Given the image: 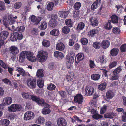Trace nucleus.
Returning <instances> with one entry per match:
<instances>
[{"mask_svg":"<svg viewBox=\"0 0 126 126\" xmlns=\"http://www.w3.org/2000/svg\"><path fill=\"white\" fill-rule=\"evenodd\" d=\"M9 35V32L7 31H3L1 32L0 34V41H2L4 42V41L5 40Z\"/></svg>","mask_w":126,"mask_h":126,"instance_id":"obj_13","label":"nucleus"},{"mask_svg":"<svg viewBox=\"0 0 126 126\" xmlns=\"http://www.w3.org/2000/svg\"><path fill=\"white\" fill-rule=\"evenodd\" d=\"M3 22L4 25L6 27H7L9 25V22L8 18L7 19L6 18L4 19L3 20Z\"/></svg>","mask_w":126,"mask_h":126,"instance_id":"obj_57","label":"nucleus"},{"mask_svg":"<svg viewBox=\"0 0 126 126\" xmlns=\"http://www.w3.org/2000/svg\"><path fill=\"white\" fill-rule=\"evenodd\" d=\"M117 64V62L116 61H113V62L110 63L109 65V68L111 69L115 67Z\"/></svg>","mask_w":126,"mask_h":126,"instance_id":"obj_58","label":"nucleus"},{"mask_svg":"<svg viewBox=\"0 0 126 126\" xmlns=\"http://www.w3.org/2000/svg\"><path fill=\"white\" fill-rule=\"evenodd\" d=\"M79 11L78 10H77V11H74L73 17L77 18H79Z\"/></svg>","mask_w":126,"mask_h":126,"instance_id":"obj_55","label":"nucleus"},{"mask_svg":"<svg viewBox=\"0 0 126 126\" xmlns=\"http://www.w3.org/2000/svg\"><path fill=\"white\" fill-rule=\"evenodd\" d=\"M100 77V75L97 74H93L91 76V79L94 80H98L99 79Z\"/></svg>","mask_w":126,"mask_h":126,"instance_id":"obj_45","label":"nucleus"},{"mask_svg":"<svg viewBox=\"0 0 126 126\" xmlns=\"http://www.w3.org/2000/svg\"><path fill=\"white\" fill-rule=\"evenodd\" d=\"M43 45L45 47H48L50 46V42L45 39H44L42 42Z\"/></svg>","mask_w":126,"mask_h":126,"instance_id":"obj_38","label":"nucleus"},{"mask_svg":"<svg viewBox=\"0 0 126 126\" xmlns=\"http://www.w3.org/2000/svg\"><path fill=\"white\" fill-rule=\"evenodd\" d=\"M38 53L37 55V57L39 61L40 62L45 61L48 56L47 52L44 51H42L39 52Z\"/></svg>","mask_w":126,"mask_h":126,"instance_id":"obj_2","label":"nucleus"},{"mask_svg":"<svg viewBox=\"0 0 126 126\" xmlns=\"http://www.w3.org/2000/svg\"><path fill=\"white\" fill-rule=\"evenodd\" d=\"M47 23L45 21L42 22L40 25V29L42 30H44L47 28Z\"/></svg>","mask_w":126,"mask_h":126,"instance_id":"obj_47","label":"nucleus"},{"mask_svg":"<svg viewBox=\"0 0 126 126\" xmlns=\"http://www.w3.org/2000/svg\"><path fill=\"white\" fill-rule=\"evenodd\" d=\"M114 94L112 90H110L107 92L106 94V97L108 99H111L114 96Z\"/></svg>","mask_w":126,"mask_h":126,"instance_id":"obj_29","label":"nucleus"},{"mask_svg":"<svg viewBox=\"0 0 126 126\" xmlns=\"http://www.w3.org/2000/svg\"><path fill=\"white\" fill-rule=\"evenodd\" d=\"M101 45L102 48L104 49H106L109 46L110 41L107 40H104L102 42Z\"/></svg>","mask_w":126,"mask_h":126,"instance_id":"obj_17","label":"nucleus"},{"mask_svg":"<svg viewBox=\"0 0 126 126\" xmlns=\"http://www.w3.org/2000/svg\"><path fill=\"white\" fill-rule=\"evenodd\" d=\"M23 36L22 33L19 34L17 32H15L11 34L10 39L12 41H16L17 39L20 40L22 39Z\"/></svg>","mask_w":126,"mask_h":126,"instance_id":"obj_4","label":"nucleus"},{"mask_svg":"<svg viewBox=\"0 0 126 126\" xmlns=\"http://www.w3.org/2000/svg\"><path fill=\"white\" fill-rule=\"evenodd\" d=\"M44 75V73L43 70L42 69H39L38 70L36 73L37 77L39 78L42 77Z\"/></svg>","mask_w":126,"mask_h":126,"instance_id":"obj_32","label":"nucleus"},{"mask_svg":"<svg viewBox=\"0 0 126 126\" xmlns=\"http://www.w3.org/2000/svg\"><path fill=\"white\" fill-rule=\"evenodd\" d=\"M107 84L106 82H104L103 83L100 84L98 86V88L100 90L103 91L106 88Z\"/></svg>","mask_w":126,"mask_h":126,"instance_id":"obj_31","label":"nucleus"},{"mask_svg":"<svg viewBox=\"0 0 126 126\" xmlns=\"http://www.w3.org/2000/svg\"><path fill=\"white\" fill-rule=\"evenodd\" d=\"M21 106L19 104H12L8 107V110L10 112H15L17 111H20L22 109Z\"/></svg>","mask_w":126,"mask_h":126,"instance_id":"obj_5","label":"nucleus"},{"mask_svg":"<svg viewBox=\"0 0 126 126\" xmlns=\"http://www.w3.org/2000/svg\"><path fill=\"white\" fill-rule=\"evenodd\" d=\"M45 106L46 107L43 108L42 109V113L44 115L48 114L51 112V110L50 109V106L47 103H46Z\"/></svg>","mask_w":126,"mask_h":126,"instance_id":"obj_10","label":"nucleus"},{"mask_svg":"<svg viewBox=\"0 0 126 126\" xmlns=\"http://www.w3.org/2000/svg\"><path fill=\"white\" fill-rule=\"evenodd\" d=\"M57 124L58 126H67V123L64 118L61 117L58 119Z\"/></svg>","mask_w":126,"mask_h":126,"instance_id":"obj_11","label":"nucleus"},{"mask_svg":"<svg viewBox=\"0 0 126 126\" xmlns=\"http://www.w3.org/2000/svg\"><path fill=\"white\" fill-rule=\"evenodd\" d=\"M122 70V67L120 66L114 70L112 72V74L113 75H119L118 74L120 73Z\"/></svg>","mask_w":126,"mask_h":126,"instance_id":"obj_25","label":"nucleus"},{"mask_svg":"<svg viewBox=\"0 0 126 126\" xmlns=\"http://www.w3.org/2000/svg\"><path fill=\"white\" fill-rule=\"evenodd\" d=\"M34 113L31 111L27 112L24 114V119L26 121L32 119L34 117Z\"/></svg>","mask_w":126,"mask_h":126,"instance_id":"obj_8","label":"nucleus"},{"mask_svg":"<svg viewBox=\"0 0 126 126\" xmlns=\"http://www.w3.org/2000/svg\"><path fill=\"white\" fill-rule=\"evenodd\" d=\"M26 51H22L19 54V61L20 62H23L27 57Z\"/></svg>","mask_w":126,"mask_h":126,"instance_id":"obj_14","label":"nucleus"},{"mask_svg":"<svg viewBox=\"0 0 126 126\" xmlns=\"http://www.w3.org/2000/svg\"><path fill=\"white\" fill-rule=\"evenodd\" d=\"M58 24V22L55 20L50 19L49 21L48 25L50 27L54 28Z\"/></svg>","mask_w":126,"mask_h":126,"instance_id":"obj_24","label":"nucleus"},{"mask_svg":"<svg viewBox=\"0 0 126 126\" xmlns=\"http://www.w3.org/2000/svg\"><path fill=\"white\" fill-rule=\"evenodd\" d=\"M85 26L84 23L83 22H80L79 23L77 27L78 30H83Z\"/></svg>","mask_w":126,"mask_h":126,"instance_id":"obj_37","label":"nucleus"},{"mask_svg":"<svg viewBox=\"0 0 126 126\" xmlns=\"http://www.w3.org/2000/svg\"><path fill=\"white\" fill-rule=\"evenodd\" d=\"M17 18L16 16L15 17L12 16H9L8 18L9 22V25H12L14 24L16 22V20L15 19H16Z\"/></svg>","mask_w":126,"mask_h":126,"instance_id":"obj_34","label":"nucleus"},{"mask_svg":"<svg viewBox=\"0 0 126 126\" xmlns=\"http://www.w3.org/2000/svg\"><path fill=\"white\" fill-rule=\"evenodd\" d=\"M65 46L64 44L62 42H60L57 43L56 46V48L57 50L62 51L64 50L65 48Z\"/></svg>","mask_w":126,"mask_h":126,"instance_id":"obj_16","label":"nucleus"},{"mask_svg":"<svg viewBox=\"0 0 126 126\" xmlns=\"http://www.w3.org/2000/svg\"><path fill=\"white\" fill-rule=\"evenodd\" d=\"M70 31V28L67 26H64L62 29V32L65 34L68 33Z\"/></svg>","mask_w":126,"mask_h":126,"instance_id":"obj_50","label":"nucleus"},{"mask_svg":"<svg viewBox=\"0 0 126 126\" xmlns=\"http://www.w3.org/2000/svg\"><path fill=\"white\" fill-rule=\"evenodd\" d=\"M39 97L32 95L31 96L30 98L32 101L36 103Z\"/></svg>","mask_w":126,"mask_h":126,"instance_id":"obj_60","label":"nucleus"},{"mask_svg":"<svg viewBox=\"0 0 126 126\" xmlns=\"http://www.w3.org/2000/svg\"><path fill=\"white\" fill-rule=\"evenodd\" d=\"M101 2V0H95L91 5V9L94 10L97 8L100 4Z\"/></svg>","mask_w":126,"mask_h":126,"instance_id":"obj_15","label":"nucleus"},{"mask_svg":"<svg viewBox=\"0 0 126 126\" xmlns=\"http://www.w3.org/2000/svg\"><path fill=\"white\" fill-rule=\"evenodd\" d=\"M118 52V49L117 48H114L110 50V54L112 56L115 57L117 55Z\"/></svg>","mask_w":126,"mask_h":126,"instance_id":"obj_20","label":"nucleus"},{"mask_svg":"<svg viewBox=\"0 0 126 126\" xmlns=\"http://www.w3.org/2000/svg\"><path fill=\"white\" fill-rule=\"evenodd\" d=\"M121 51L123 52L126 51V44L122 45L120 47Z\"/></svg>","mask_w":126,"mask_h":126,"instance_id":"obj_64","label":"nucleus"},{"mask_svg":"<svg viewBox=\"0 0 126 126\" xmlns=\"http://www.w3.org/2000/svg\"><path fill=\"white\" fill-rule=\"evenodd\" d=\"M38 86L40 88H42L44 86V81L41 79H39L37 80L36 82Z\"/></svg>","mask_w":126,"mask_h":126,"instance_id":"obj_40","label":"nucleus"},{"mask_svg":"<svg viewBox=\"0 0 126 126\" xmlns=\"http://www.w3.org/2000/svg\"><path fill=\"white\" fill-rule=\"evenodd\" d=\"M65 23L68 27H71L73 26V23L70 19H66L65 21Z\"/></svg>","mask_w":126,"mask_h":126,"instance_id":"obj_49","label":"nucleus"},{"mask_svg":"<svg viewBox=\"0 0 126 126\" xmlns=\"http://www.w3.org/2000/svg\"><path fill=\"white\" fill-rule=\"evenodd\" d=\"M5 100L4 102L5 105H8L11 104L12 102V98L10 97H7L4 98V100Z\"/></svg>","mask_w":126,"mask_h":126,"instance_id":"obj_23","label":"nucleus"},{"mask_svg":"<svg viewBox=\"0 0 126 126\" xmlns=\"http://www.w3.org/2000/svg\"><path fill=\"white\" fill-rule=\"evenodd\" d=\"M80 41L82 44L85 45H87L88 43V39L84 37L80 39Z\"/></svg>","mask_w":126,"mask_h":126,"instance_id":"obj_53","label":"nucleus"},{"mask_svg":"<svg viewBox=\"0 0 126 126\" xmlns=\"http://www.w3.org/2000/svg\"><path fill=\"white\" fill-rule=\"evenodd\" d=\"M31 20L32 22L35 23V24H38L40 21L39 18H37L35 16L32 15L31 17Z\"/></svg>","mask_w":126,"mask_h":126,"instance_id":"obj_26","label":"nucleus"},{"mask_svg":"<svg viewBox=\"0 0 126 126\" xmlns=\"http://www.w3.org/2000/svg\"><path fill=\"white\" fill-rule=\"evenodd\" d=\"M26 82L27 86L30 88L33 89L35 88L36 86V79L30 78L27 79Z\"/></svg>","mask_w":126,"mask_h":126,"instance_id":"obj_1","label":"nucleus"},{"mask_svg":"<svg viewBox=\"0 0 126 126\" xmlns=\"http://www.w3.org/2000/svg\"><path fill=\"white\" fill-rule=\"evenodd\" d=\"M22 3L20 2H17L15 3L14 5V8L15 9H18L20 8L22 6Z\"/></svg>","mask_w":126,"mask_h":126,"instance_id":"obj_54","label":"nucleus"},{"mask_svg":"<svg viewBox=\"0 0 126 126\" xmlns=\"http://www.w3.org/2000/svg\"><path fill=\"white\" fill-rule=\"evenodd\" d=\"M10 123V121L7 119H2L0 120V124L3 126H8Z\"/></svg>","mask_w":126,"mask_h":126,"instance_id":"obj_30","label":"nucleus"},{"mask_svg":"<svg viewBox=\"0 0 126 126\" xmlns=\"http://www.w3.org/2000/svg\"><path fill=\"white\" fill-rule=\"evenodd\" d=\"M84 58V54L83 53H80L77 54L75 59V63L77 64L79 62Z\"/></svg>","mask_w":126,"mask_h":126,"instance_id":"obj_12","label":"nucleus"},{"mask_svg":"<svg viewBox=\"0 0 126 126\" xmlns=\"http://www.w3.org/2000/svg\"><path fill=\"white\" fill-rule=\"evenodd\" d=\"M100 62L102 64L105 63L107 62V59L105 58V56L102 55L100 56L99 58Z\"/></svg>","mask_w":126,"mask_h":126,"instance_id":"obj_35","label":"nucleus"},{"mask_svg":"<svg viewBox=\"0 0 126 126\" xmlns=\"http://www.w3.org/2000/svg\"><path fill=\"white\" fill-rule=\"evenodd\" d=\"M27 58L29 61L32 62H34L36 61L35 57L33 55L28 56Z\"/></svg>","mask_w":126,"mask_h":126,"instance_id":"obj_56","label":"nucleus"},{"mask_svg":"<svg viewBox=\"0 0 126 126\" xmlns=\"http://www.w3.org/2000/svg\"><path fill=\"white\" fill-rule=\"evenodd\" d=\"M46 103H47L45 102L44 100L40 97H39L36 103L37 104L40 106L44 104L45 105Z\"/></svg>","mask_w":126,"mask_h":126,"instance_id":"obj_43","label":"nucleus"},{"mask_svg":"<svg viewBox=\"0 0 126 126\" xmlns=\"http://www.w3.org/2000/svg\"><path fill=\"white\" fill-rule=\"evenodd\" d=\"M68 12L67 11H61L59 12L58 15L60 17L63 18H66L68 16Z\"/></svg>","mask_w":126,"mask_h":126,"instance_id":"obj_18","label":"nucleus"},{"mask_svg":"<svg viewBox=\"0 0 126 126\" xmlns=\"http://www.w3.org/2000/svg\"><path fill=\"white\" fill-rule=\"evenodd\" d=\"M111 21L113 23H116L118 22V17L115 14L112 15L111 17Z\"/></svg>","mask_w":126,"mask_h":126,"instance_id":"obj_28","label":"nucleus"},{"mask_svg":"<svg viewBox=\"0 0 126 126\" xmlns=\"http://www.w3.org/2000/svg\"><path fill=\"white\" fill-rule=\"evenodd\" d=\"M9 51L10 53L13 55L11 57V58L13 60H15L16 55L18 53L19 50L17 47L15 46H12L9 48Z\"/></svg>","mask_w":126,"mask_h":126,"instance_id":"obj_3","label":"nucleus"},{"mask_svg":"<svg viewBox=\"0 0 126 126\" xmlns=\"http://www.w3.org/2000/svg\"><path fill=\"white\" fill-rule=\"evenodd\" d=\"M113 32L115 34H118L120 33V30L118 27L113 28L112 29Z\"/></svg>","mask_w":126,"mask_h":126,"instance_id":"obj_51","label":"nucleus"},{"mask_svg":"<svg viewBox=\"0 0 126 126\" xmlns=\"http://www.w3.org/2000/svg\"><path fill=\"white\" fill-rule=\"evenodd\" d=\"M74 60L73 56H67L66 58V61L67 63H72L74 62Z\"/></svg>","mask_w":126,"mask_h":126,"instance_id":"obj_41","label":"nucleus"},{"mask_svg":"<svg viewBox=\"0 0 126 126\" xmlns=\"http://www.w3.org/2000/svg\"><path fill=\"white\" fill-rule=\"evenodd\" d=\"M85 94L87 96L92 95L94 92V88L89 85L85 87Z\"/></svg>","mask_w":126,"mask_h":126,"instance_id":"obj_7","label":"nucleus"},{"mask_svg":"<svg viewBox=\"0 0 126 126\" xmlns=\"http://www.w3.org/2000/svg\"><path fill=\"white\" fill-rule=\"evenodd\" d=\"M119 77V75H113L110 78V80H118Z\"/></svg>","mask_w":126,"mask_h":126,"instance_id":"obj_63","label":"nucleus"},{"mask_svg":"<svg viewBox=\"0 0 126 126\" xmlns=\"http://www.w3.org/2000/svg\"><path fill=\"white\" fill-rule=\"evenodd\" d=\"M21 75L24 76L25 75V72L24 70L22 68L17 67L16 68V70Z\"/></svg>","mask_w":126,"mask_h":126,"instance_id":"obj_44","label":"nucleus"},{"mask_svg":"<svg viewBox=\"0 0 126 126\" xmlns=\"http://www.w3.org/2000/svg\"><path fill=\"white\" fill-rule=\"evenodd\" d=\"M81 6V4L79 2H77L74 4L73 8L75 10H79Z\"/></svg>","mask_w":126,"mask_h":126,"instance_id":"obj_46","label":"nucleus"},{"mask_svg":"<svg viewBox=\"0 0 126 126\" xmlns=\"http://www.w3.org/2000/svg\"><path fill=\"white\" fill-rule=\"evenodd\" d=\"M90 24L92 26L95 27L98 24V21L97 17L94 16H91L89 18Z\"/></svg>","mask_w":126,"mask_h":126,"instance_id":"obj_6","label":"nucleus"},{"mask_svg":"<svg viewBox=\"0 0 126 126\" xmlns=\"http://www.w3.org/2000/svg\"><path fill=\"white\" fill-rule=\"evenodd\" d=\"M98 31L97 29H93L88 32V35L91 37H93L98 32Z\"/></svg>","mask_w":126,"mask_h":126,"instance_id":"obj_19","label":"nucleus"},{"mask_svg":"<svg viewBox=\"0 0 126 126\" xmlns=\"http://www.w3.org/2000/svg\"><path fill=\"white\" fill-rule=\"evenodd\" d=\"M92 117L94 119L97 120L101 119L103 117L102 115H100L97 113H95L92 115Z\"/></svg>","mask_w":126,"mask_h":126,"instance_id":"obj_39","label":"nucleus"},{"mask_svg":"<svg viewBox=\"0 0 126 126\" xmlns=\"http://www.w3.org/2000/svg\"><path fill=\"white\" fill-rule=\"evenodd\" d=\"M39 32L38 29L36 28H33L31 31V34L33 35H38Z\"/></svg>","mask_w":126,"mask_h":126,"instance_id":"obj_48","label":"nucleus"},{"mask_svg":"<svg viewBox=\"0 0 126 126\" xmlns=\"http://www.w3.org/2000/svg\"><path fill=\"white\" fill-rule=\"evenodd\" d=\"M54 55L55 57L61 59L63 58L64 57L63 54L62 52L58 51H55L54 52Z\"/></svg>","mask_w":126,"mask_h":126,"instance_id":"obj_22","label":"nucleus"},{"mask_svg":"<svg viewBox=\"0 0 126 126\" xmlns=\"http://www.w3.org/2000/svg\"><path fill=\"white\" fill-rule=\"evenodd\" d=\"M56 86L52 83L49 84L47 85V89L50 91L54 90L56 88Z\"/></svg>","mask_w":126,"mask_h":126,"instance_id":"obj_42","label":"nucleus"},{"mask_svg":"<svg viewBox=\"0 0 126 126\" xmlns=\"http://www.w3.org/2000/svg\"><path fill=\"white\" fill-rule=\"evenodd\" d=\"M45 120L44 118L41 116H39L36 120V123L38 124H44Z\"/></svg>","mask_w":126,"mask_h":126,"instance_id":"obj_27","label":"nucleus"},{"mask_svg":"<svg viewBox=\"0 0 126 126\" xmlns=\"http://www.w3.org/2000/svg\"><path fill=\"white\" fill-rule=\"evenodd\" d=\"M5 8V5L4 2L2 1H0V10H3Z\"/></svg>","mask_w":126,"mask_h":126,"instance_id":"obj_59","label":"nucleus"},{"mask_svg":"<svg viewBox=\"0 0 126 126\" xmlns=\"http://www.w3.org/2000/svg\"><path fill=\"white\" fill-rule=\"evenodd\" d=\"M83 98L81 94H78L74 97V101L75 103L79 104H81L83 101Z\"/></svg>","mask_w":126,"mask_h":126,"instance_id":"obj_9","label":"nucleus"},{"mask_svg":"<svg viewBox=\"0 0 126 126\" xmlns=\"http://www.w3.org/2000/svg\"><path fill=\"white\" fill-rule=\"evenodd\" d=\"M101 44L98 42H96L93 44V46L96 49H99L100 47Z\"/></svg>","mask_w":126,"mask_h":126,"instance_id":"obj_52","label":"nucleus"},{"mask_svg":"<svg viewBox=\"0 0 126 126\" xmlns=\"http://www.w3.org/2000/svg\"><path fill=\"white\" fill-rule=\"evenodd\" d=\"M50 34L53 35L57 36L59 35L60 32L59 30L56 29H54L50 32Z\"/></svg>","mask_w":126,"mask_h":126,"instance_id":"obj_33","label":"nucleus"},{"mask_svg":"<svg viewBox=\"0 0 126 126\" xmlns=\"http://www.w3.org/2000/svg\"><path fill=\"white\" fill-rule=\"evenodd\" d=\"M22 96L24 98L28 99L30 97H31V95H29L28 94L25 93H23L22 94Z\"/></svg>","mask_w":126,"mask_h":126,"instance_id":"obj_62","label":"nucleus"},{"mask_svg":"<svg viewBox=\"0 0 126 126\" xmlns=\"http://www.w3.org/2000/svg\"><path fill=\"white\" fill-rule=\"evenodd\" d=\"M54 6V3L52 2H49L47 4V9L48 11H51L53 9V7Z\"/></svg>","mask_w":126,"mask_h":126,"instance_id":"obj_36","label":"nucleus"},{"mask_svg":"<svg viewBox=\"0 0 126 126\" xmlns=\"http://www.w3.org/2000/svg\"><path fill=\"white\" fill-rule=\"evenodd\" d=\"M111 21L109 20L107 22L105 23L104 25V27L106 30H109L111 29L112 26L111 24Z\"/></svg>","mask_w":126,"mask_h":126,"instance_id":"obj_21","label":"nucleus"},{"mask_svg":"<svg viewBox=\"0 0 126 126\" xmlns=\"http://www.w3.org/2000/svg\"><path fill=\"white\" fill-rule=\"evenodd\" d=\"M2 81L5 84L9 85H11V81L7 78H5L2 79Z\"/></svg>","mask_w":126,"mask_h":126,"instance_id":"obj_61","label":"nucleus"}]
</instances>
